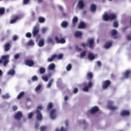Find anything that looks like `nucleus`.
<instances>
[{
    "instance_id": "nucleus-57",
    "label": "nucleus",
    "mask_w": 131,
    "mask_h": 131,
    "mask_svg": "<svg viewBox=\"0 0 131 131\" xmlns=\"http://www.w3.org/2000/svg\"><path fill=\"white\" fill-rule=\"evenodd\" d=\"M42 109V106L41 105H39L37 107V109L36 110H39L40 111V110H41Z\"/></svg>"
},
{
    "instance_id": "nucleus-19",
    "label": "nucleus",
    "mask_w": 131,
    "mask_h": 131,
    "mask_svg": "<svg viewBox=\"0 0 131 131\" xmlns=\"http://www.w3.org/2000/svg\"><path fill=\"white\" fill-rule=\"evenodd\" d=\"M93 73H92V72H88L86 74V77L88 79V80H91V79H92V78H93Z\"/></svg>"
},
{
    "instance_id": "nucleus-2",
    "label": "nucleus",
    "mask_w": 131,
    "mask_h": 131,
    "mask_svg": "<svg viewBox=\"0 0 131 131\" xmlns=\"http://www.w3.org/2000/svg\"><path fill=\"white\" fill-rule=\"evenodd\" d=\"M9 58H10V55H6L1 56V59H0V64H2L3 62V64L6 66L8 63H9Z\"/></svg>"
},
{
    "instance_id": "nucleus-11",
    "label": "nucleus",
    "mask_w": 131,
    "mask_h": 131,
    "mask_svg": "<svg viewBox=\"0 0 131 131\" xmlns=\"http://www.w3.org/2000/svg\"><path fill=\"white\" fill-rule=\"evenodd\" d=\"M98 111H99V107L97 106H95L91 108L90 112L91 114H94V113H96L98 112Z\"/></svg>"
},
{
    "instance_id": "nucleus-51",
    "label": "nucleus",
    "mask_w": 131,
    "mask_h": 131,
    "mask_svg": "<svg viewBox=\"0 0 131 131\" xmlns=\"http://www.w3.org/2000/svg\"><path fill=\"white\" fill-rule=\"evenodd\" d=\"M40 131H46V129H47V127L42 126L40 128Z\"/></svg>"
},
{
    "instance_id": "nucleus-1",
    "label": "nucleus",
    "mask_w": 131,
    "mask_h": 131,
    "mask_svg": "<svg viewBox=\"0 0 131 131\" xmlns=\"http://www.w3.org/2000/svg\"><path fill=\"white\" fill-rule=\"evenodd\" d=\"M117 18V15L115 13L110 14L109 15L107 13H104L103 15L102 19L104 21H113V20H116Z\"/></svg>"
},
{
    "instance_id": "nucleus-47",
    "label": "nucleus",
    "mask_w": 131,
    "mask_h": 131,
    "mask_svg": "<svg viewBox=\"0 0 131 131\" xmlns=\"http://www.w3.org/2000/svg\"><path fill=\"white\" fill-rule=\"evenodd\" d=\"M17 39H18V36H17V35H14L12 37V40L16 41Z\"/></svg>"
},
{
    "instance_id": "nucleus-29",
    "label": "nucleus",
    "mask_w": 131,
    "mask_h": 131,
    "mask_svg": "<svg viewBox=\"0 0 131 131\" xmlns=\"http://www.w3.org/2000/svg\"><path fill=\"white\" fill-rule=\"evenodd\" d=\"M55 67H56V66H55V64L51 63L49 66L48 69H49V70H54V69H55Z\"/></svg>"
},
{
    "instance_id": "nucleus-28",
    "label": "nucleus",
    "mask_w": 131,
    "mask_h": 131,
    "mask_svg": "<svg viewBox=\"0 0 131 131\" xmlns=\"http://www.w3.org/2000/svg\"><path fill=\"white\" fill-rule=\"evenodd\" d=\"M53 82H54V79H51L48 83L47 84V88H48V89H50V88H51V86H52V84H53Z\"/></svg>"
},
{
    "instance_id": "nucleus-48",
    "label": "nucleus",
    "mask_w": 131,
    "mask_h": 131,
    "mask_svg": "<svg viewBox=\"0 0 131 131\" xmlns=\"http://www.w3.org/2000/svg\"><path fill=\"white\" fill-rule=\"evenodd\" d=\"M81 47H82V48H86V47H89V45H88V43H81Z\"/></svg>"
},
{
    "instance_id": "nucleus-63",
    "label": "nucleus",
    "mask_w": 131,
    "mask_h": 131,
    "mask_svg": "<svg viewBox=\"0 0 131 131\" xmlns=\"http://www.w3.org/2000/svg\"><path fill=\"white\" fill-rule=\"evenodd\" d=\"M58 9H59L60 11H63V7H62V6H58Z\"/></svg>"
},
{
    "instance_id": "nucleus-61",
    "label": "nucleus",
    "mask_w": 131,
    "mask_h": 131,
    "mask_svg": "<svg viewBox=\"0 0 131 131\" xmlns=\"http://www.w3.org/2000/svg\"><path fill=\"white\" fill-rule=\"evenodd\" d=\"M69 124V122H68V120H66L65 121V125L66 127L68 126V125Z\"/></svg>"
},
{
    "instance_id": "nucleus-27",
    "label": "nucleus",
    "mask_w": 131,
    "mask_h": 131,
    "mask_svg": "<svg viewBox=\"0 0 131 131\" xmlns=\"http://www.w3.org/2000/svg\"><path fill=\"white\" fill-rule=\"evenodd\" d=\"M108 108L110 109L111 110H117L118 108L117 107L112 105V104H109L108 105Z\"/></svg>"
},
{
    "instance_id": "nucleus-44",
    "label": "nucleus",
    "mask_w": 131,
    "mask_h": 131,
    "mask_svg": "<svg viewBox=\"0 0 131 131\" xmlns=\"http://www.w3.org/2000/svg\"><path fill=\"white\" fill-rule=\"evenodd\" d=\"M55 131H59V129H56ZM60 131H67V128H66L63 126H61L60 127Z\"/></svg>"
},
{
    "instance_id": "nucleus-6",
    "label": "nucleus",
    "mask_w": 131,
    "mask_h": 131,
    "mask_svg": "<svg viewBox=\"0 0 131 131\" xmlns=\"http://www.w3.org/2000/svg\"><path fill=\"white\" fill-rule=\"evenodd\" d=\"M25 64L29 67H32L34 65V61L32 59H27L25 61Z\"/></svg>"
},
{
    "instance_id": "nucleus-62",
    "label": "nucleus",
    "mask_w": 131,
    "mask_h": 131,
    "mask_svg": "<svg viewBox=\"0 0 131 131\" xmlns=\"http://www.w3.org/2000/svg\"><path fill=\"white\" fill-rule=\"evenodd\" d=\"M127 38L128 39V40H131V36L128 35L127 36Z\"/></svg>"
},
{
    "instance_id": "nucleus-34",
    "label": "nucleus",
    "mask_w": 131,
    "mask_h": 131,
    "mask_svg": "<svg viewBox=\"0 0 131 131\" xmlns=\"http://www.w3.org/2000/svg\"><path fill=\"white\" fill-rule=\"evenodd\" d=\"M34 42L32 40H30L27 43V46H30L31 47L34 46Z\"/></svg>"
},
{
    "instance_id": "nucleus-30",
    "label": "nucleus",
    "mask_w": 131,
    "mask_h": 131,
    "mask_svg": "<svg viewBox=\"0 0 131 131\" xmlns=\"http://www.w3.org/2000/svg\"><path fill=\"white\" fill-rule=\"evenodd\" d=\"M39 23H45L46 19L43 17H39L38 18Z\"/></svg>"
},
{
    "instance_id": "nucleus-60",
    "label": "nucleus",
    "mask_w": 131,
    "mask_h": 131,
    "mask_svg": "<svg viewBox=\"0 0 131 131\" xmlns=\"http://www.w3.org/2000/svg\"><path fill=\"white\" fill-rule=\"evenodd\" d=\"M13 111H16L18 109V107L16 106H13L12 107Z\"/></svg>"
},
{
    "instance_id": "nucleus-26",
    "label": "nucleus",
    "mask_w": 131,
    "mask_h": 131,
    "mask_svg": "<svg viewBox=\"0 0 131 131\" xmlns=\"http://www.w3.org/2000/svg\"><path fill=\"white\" fill-rule=\"evenodd\" d=\"M78 22V17L77 16H75L72 19V23L74 25H75L76 23Z\"/></svg>"
},
{
    "instance_id": "nucleus-4",
    "label": "nucleus",
    "mask_w": 131,
    "mask_h": 131,
    "mask_svg": "<svg viewBox=\"0 0 131 131\" xmlns=\"http://www.w3.org/2000/svg\"><path fill=\"white\" fill-rule=\"evenodd\" d=\"M95 39L94 38H91L88 40L87 45H89V47L90 49H94L95 46Z\"/></svg>"
},
{
    "instance_id": "nucleus-12",
    "label": "nucleus",
    "mask_w": 131,
    "mask_h": 131,
    "mask_svg": "<svg viewBox=\"0 0 131 131\" xmlns=\"http://www.w3.org/2000/svg\"><path fill=\"white\" fill-rule=\"evenodd\" d=\"M130 114V112H129V111H127V110H124L122 111L121 113V116H129Z\"/></svg>"
},
{
    "instance_id": "nucleus-24",
    "label": "nucleus",
    "mask_w": 131,
    "mask_h": 131,
    "mask_svg": "<svg viewBox=\"0 0 131 131\" xmlns=\"http://www.w3.org/2000/svg\"><path fill=\"white\" fill-rule=\"evenodd\" d=\"M24 95H25V92H24V91L20 92L17 96V100H20V99H21L22 97L24 96Z\"/></svg>"
},
{
    "instance_id": "nucleus-20",
    "label": "nucleus",
    "mask_w": 131,
    "mask_h": 131,
    "mask_svg": "<svg viewBox=\"0 0 131 131\" xmlns=\"http://www.w3.org/2000/svg\"><path fill=\"white\" fill-rule=\"evenodd\" d=\"M57 58V55L56 54H54L51 56L50 58H48L47 59L48 62H53L55 59Z\"/></svg>"
},
{
    "instance_id": "nucleus-37",
    "label": "nucleus",
    "mask_w": 131,
    "mask_h": 131,
    "mask_svg": "<svg viewBox=\"0 0 131 131\" xmlns=\"http://www.w3.org/2000/svg\"><path fill=\"white\" fill-rule=\"evenodd\" d=\"M17 20H18V16H16L14 17V18L11 19L10 20V24H13L15 23V22H16V21H17Z\"/></svg>"
},
{
    "instance_id": "nucleus-23",
    "label": "nucleus",
    "mask_w": 131,
    "mask_h": 131,
    "mask_svg": "<svg viewBox=\"0 0 131 131\" xmlns=\"http://www.w3.org/2000/svg\"><path fill=\"white\" fill-rule=\"evenodd\" d=\"M15 70L14 69H12L8 72L7 74L11 76H14V75H15Z\"/></svg>"
},
{
    "instance_id": "nucleus-39",
    "label": "nucleus",
    "mask_w": 131,
    "mask_h": 131,
    "mask_svg": "<svg viewBox=\"0 0 131 131\" xmlns=\"http://www.w3.org/2000/svg\"><path fill=\"white\" fill-rule=\"evenodd\" d=\"M85 55H86V52L85 51H83L80 53V57L82 58L83 57H85Z\"/></svg>"
},
{
    "instance_id": "nucleus-7",
    "label": "nucleus",
    "mask_w": 131,
    "mask_h": 131,
    "mask_svg": "<svg viewBox=\"0 0 131 131\" xmlns=\"http://www.w3.org/2000/svg\"><path fill=\"white\" fill-rule=\"evenodd\" d=\"M36 118L37 120L38 121H41L42 120V115H41V113H40V111L38 110H36Z\"/></svg>"
},
{
    "instance_id": "nucleus-42",
    "label": "nucleus",
    "mask_w": 131,
    "mask_h": 131,
    "mask_svg": "<svg viewBox=\"0 0 131 131\" xmlns=\"http://www.w3.org/2000/svg\"><path fill=\"white\" fill-rule=\"evenodd\" d=\"M42 79L44 81H48V80H49V78L48 77V76H42Z\"/></svg>"
},
{
    "instance_id": "nucleus-25",
    "label": "nucleus",
    "mask_w": 131,
    "mask_h": 131,
    "mask_svg": "<svg viewBox=\"0 0 131 131\" xmlns=\"http://www.w3.org/2000/svg\"><path fill=\"white\" fill-rule=\"evenodd\" d=\"M95 57V55L92 53H89L88 54V58L89 59V60H94Z\"/></svg>"
},
{
    "instance_id": "nucleus-49",
    "label": "nucleus",
    "mask_w": 131,
    "mask_h": 131,
    "mask_svg": "<svg viewBox=\"0 0 131 131\" xmlns=\"http://www.w3.org/2000/svg\"><path fill=\"white\" fill-rule=\"evenodd\" d=\"M89 87L88 86H86L82 89V91H83L84 92H89Z\"/></svg>"
},
{
    "instance_id": "nucleus-45",
    "label": "nucleus",
    "mask_w": 131,
    "mask_h": 131,
    "mask_svg": "<svg viewBox=\"0 0 131 131\" xmlns=\"http://www.w3.org/2000/svg\"><path fill=\"white\" fill-rule=\"evenodd\" d=\"M53 108V103L50 102L48 105V109H52Z\"/></svg>"
},
{
    "instance_id": "nucleus-50",
    "label": "nucleus",
    "mask_w": 131,
    "mask_h": 131,
    "mask_svg": "<svg viewBox=\"0 0 131 131\" xmlns=\"http://www.w3.org/2000/svg\"><path fill=\"white\" fill-rule=\"evenodd\" d=\"M19 57H20V54L17 53L14 55V58L15 60H17V59H19Z\"/></svg>"
},
{
    "instance_id": "nucleus-40",
    "label": "nucleus",
    "mask_w": 131,
    "mask_h": 131,
    "mask_svg": "<svg viewBox=\"0 0 131 131\" xmlns=\"http://www.w3.org/2000/svg\"><path fill=\"white\" fill-rule=\"evenodd\" d=\"M71 68H72V66L70 63L67 66L66 68L67 71H70V70H71Z\"/></svg>"
},
{
    "instance_id": "nucleus-38",
    "label": "nucleus",
    "mask_w": 131,
    "mask_h": 131,
    "mask_svg": "<svg viewBox=\"0 0 131 131\" xmlns=\"http://www.w3.org/2000/svg\"><path fill=\"white\" fill-rule=\"evenodd\" d=\"M56 56L58 60H61V59L63 58V54L61 53H60L58 55L56 54Z\"/></svg>"
},
{
    "instance_id": "nucleus-36",
    "label": "nucleus",
    "mask_w": 131,
    "mask_h": 131,
    "mask_svg": "<svg viewBox=\"0 0 131 131\" xmlns=\"http://www.w3.org/2000/svg\"><path fill=\"white\" fill-rule=\"evenodd\" d=\"M118 25V21H117V20H115L113 23V27H114V28H117Z\"/></svg>"
},
{
    "instance_id": "nucleus-32",
    "label": "nucleus",
    "mask_w": 131,
    "mask_h": 131,
    "mask_svg": "<svg viewBox=\"0 0 131 131\" xmlns=\"http://www.w3.org/2000/svg\"><path fill=\"white\" fill-rule=\"evenodd\" d=\"M96 5L92 4L91 6V12H96Z\"/></svg>"
},
{
    "instance_id": "nucleus-41",
    "label": "nucleus",
    "mask_w": 131,
    "mask_h": 131,
    "mask_svg": "<svg viewBox=\"0 0 131 131\" xmlns=\"http://www.w3.org/2000/svg\"><path fill=\"white\" fill-rule=\"evenodd\" d=\"M5 14V8H0V15H4Z\"/></svg>"
},
{
    "instance_id": "nucleus-54",
    "label": "nucleus",
    "mask_w": 131,
    "mask_h": 131,
    "mask_svg": "<svg viewBox=\"0 0 131 131\" xmlns=\"http://www.w3.org/2000/svg\"><path fill=\"white\" fill-rule=\"evenodd\" d=\"M32 116H33V113L31 112L28 115V118H32Z\"/></svg>"
},
{
    "instance_id": "nucleus-33",
    "label": "nucleus",
    "mask_w": 131,
    "mask_h": 131,
    "mask_svg": "<svg viewBox=\"0 0 131 131\" xmlns=\"http://www.w3.org/2000/svg\"><path fill=\"white\" fill-rule=\"evenodd\" d=\"M46 72V68L43 67H41L39 69V73L40 74H43V73H45Z\"/></svg>"
},
{
    "instance_id": "nucleus-9",
    "label": "nucleus",
    "mask_w": 131,
    "mask_h": 131,
    "mask_svg": "<svg viewBox=\"0 0 131 131\" xmlns=\"http://www.w3.org/2000/svg\"><path fill=\"white\" fill-rule=\"evenodd\" d=\"M56 113H57V112L56 111V110L52 109L50 111V117L52 119H55L56 118Z\"/></svg>"
},
{
    "instance_id": "nucleus-22",
    "label": "nucleus",
    "mask_w": 131,
    "mask_h": 131,
    "mask_svg": "<svg viewBox=\"0 0 131 131\" xmlns=\"http://www.w3.org/2000/svg\"><path fill=\"white\" fill-rule=\"evenodd\" d=\"M47 42L48 43H52V45H54L55 43V41H54V39L52 37H49L47 39Z\"/></svg>"
},
{
    "instance_id": "nucleus-31",
    "label": "nucleus",
    "mask_w": 131,
    "mask_h": 131,
    "mask_svg": "<svg viewBox=\"0 0 131 131\" xmlns=\"http://www.w3.org/2000/svg\"><path fill=\"white\" fill-rule=\"evenodd\" d=\"M10 43H7L5 46V52H8L10 50Z\"/></svg>"
},
{
    "instance_id": "nucleus-5",
    "label": "nucleus",
    "mask_w": 131,
    "mask_h": 131,
    "mask_svg": "<svg viewBox=\"0 0 131 131\" xmlns=\"http://www.w3.org/2000/svg\"><path fill=\"white\" fill-rule=\"evenodd\" d=\"M55 40L56 41V43H65L66 42V40L64 38H61L60 39L59 38V37L56 36L55 37Z\"/></svg>"
},
{
    "instance_id": "nucleus-21",
    "label": "nucleus",
    "mask_w": 131,
    "mask_h": 131,
    "mask_svg": "<svg viewBox=\"0 0 131 131\" xmlns=\"http://www.w3.org/2000/svg\"><path fill=\"white\" fill-rule=\"evenodd\" d=\"M111 46H112V41L107 42L105 43V45L104 46V49H109V48H110L111 47Z\"/></svg>"
},
{
    "instance_id": "nucleus-43",
    "label": "nucleus",
    "mask_w": 131,
    "mask_h": 131,
    "mask_svg": "<svg viewBox=\"0 0 131 131\" xmlns=\"http://www.w3.org/2000/svg\"><path fill=\"white\" fill-rule=\"evenodd\" d=\"M26 36L27 37V38H30V37L32 36V34L30 32H28L26 33Z\"/></svg>"
},
{
    "instance_id": "nucleus-59",
    "label": "nucleus",
    "mask_w": 131,
    "mask_h": 131,
    "mask_svg": "<svg viewBox=\"0 0 131 131\" xmlns=\"http://www.w3.org/2000/svg\"><path fill=\"white\" fill-rule=\"evenodd\" d=\"M92 85H93V83L90 81V82H89L88 86H87L89 88H92Z\"/></svg>"
},
{
    "instance_id": "nucleus-3",
    "label": "nucleus",
    "mask_w": 131,
    "mask_h": 131,
    "mask_svg": "<svg viewBox=\"0 0 131 131\" xmlns=\"http://www.w3.org/2000/svg\"><path fill=\"white\" fill-rule=\"evenodd\" d=\"M111 85V81L109 80H106L104 81L102 83V89L103 90H106L108 87Z\"/></svg>"
},
{
    "instance_id": "nucleus-52",
    "label": "nucleus",
    "mask_w": 131,
    "mask_h": 131,
    "mask_svg": "<svg viewBox=\"0 0 131 131\" xmlns=\"http://www.w3.org/2000/svg\"><path fill=\"white\" fill-rule=\"evenodd\" d=\"M41 88V85H38L36 87L35 90L37 91H39V90H40Z\"/></svg>"
},
{
    "instance_id": "nucleus-53",
    "label": "nucleus",
    "mask_w": 131,
    "mask_h": 131,
    "mask_svg": "<svg viewBox=\"0 0 131 131\" xmlns=\"http://www.w3.org/2000/svg\"><path fill=\"white\" fill-rule=\"evenodd\" d=\"M3 99H8V98H10V96L8 94H6L3 96Z\"/></svg>"
},
{
    "instance_id": "nucleus-8",
    "label": "nucleus",
    "mask_w": 131,
    "mask_h": 131,
    "mask_svg": "<svg viewBox=\"0 0 131 131\" xmlns=\"http://www.w3.org/2000/svg\"><path fill=\"white\" fill-rule=\"evenodd\" d=\"M23 116V115L21 112H17L16 114L14 115V118L15 119H16V120H20V119L22 118Z\"/></svg>"
},
{
    "instance_id": "nucleus-17",
    "label": "nucleus",
    "mask_w": 131,
    "mask_h": 131,
    "mask_svg": "<svg viewBox=\"0 0 131 131\" xmlns=\"http://www.w3.org/2000/svg\"><path fill=\"white\" fill-rule=\"evenodd\" d=\"M61 27L62 28H67V27H68V23L65 20L62 21Z\"/></svg>"
},
{
    "instance_id": "nucleus-15",
    "label": "nucleus",
    "mask_w": 131,
    "mask_h": 131,
    "mask_svg": "<svg viewBox=\"0 0 131 131\" xmlns=\"http://www.w3.org/2000/svg\"><path fill=\"white\" fill-rule=\"evenodd\" d=\"M130 73L131 71L129 70L126 71L124 73V78H125V79L128 78V77H129V74H130Z\"/></svg>"
},
{
    "instance_id": "nucleus-46",
    "label": "nucleus",
    "mask_w": 131,
    "mask_h": 131,
    "mask_svg": "<svg viewBox=\"0 0 131 131\" xmlns=\"http://www.w3.org/2000/svg\"><path fill=\"white\" fill-rule=\"evenodd\" d=\"M38 80V78H37V76H34L32 77V81H36V80Z\"/></svg>"
},
{
    "instance_id": "nucleus-55",
    "label": "nucleus",
    "mask_w": 131,
    "mask_h": 131,
    "mask_svg": "<svg viewBox=\"0 0 131 131\" xmlns=\"http://www.w3.org/2000/svg\"><path fill=\"white\" fill-rule=\"evenodd\" d=\"M29 3V0H23L24 5H27Z\"/></svg>"
},
{
    "instance_id": "nucleus-16",
    "label": "nucleus",
    "mask_w": 131,
    "mask_h": 131,
    "mask_svg": "<svg viewBox=\"0 0 131 131\" xmlns=\"http://www.w3.org/2000/svg\"><path fill=\"white\" fill-rule=\"evenodd\" d=\"M38 46L40 48H41V47H43L45 46V39H40L39 40Z\"/></svg>"
},
{
    "instance_id": "nucleus-18",
    "label": "nucleus",
    "mask_w": 131,
    "mask_h": 131,
    "mask_svg": "<svg viewBox=\"0 0 131 131\" xmlns=\"http://www.w3.org/2000/svg\"><path fill=\"white\" fill-rule=\"evenodd\" d=\"M86 26L85 25V23H84V22L81 21L79 24L78 27V28L81 29V28H85Z\"/></svg>"
},
{
    "instance_id": "nucleus-58",
    "label": "nucleus",
    "mask_w": 131,
    "mask_h": 131,
    "mask_svg": "<svg viewBox=\"0 0 131 131\" xmlns=\"http://www.w3.org/2000/svg\"><path fill=\"white\" fill-rule=\"evenodd\" d=\"M97 66H99V67H101L102 66V63H101V61H98L97 62Z\"/></svg>"
},
{
    "instance_id": "nucleus-13",
    "label": "nucleus",
    "mask_w": 131,
    "mask_h": 131,
    "mask_svg": "<svg viewBox=\"0 0 131 131\" xmlns=\"http://www.w3.org/2000/svg\"><path fill=\"white\" fill-rule=\"evenodd\" d=\"M74 35L75 37H79L80 38H81V35H82V32L81 31H76L74 32Z\"/></svg>"
},
{
    "instance_id": "nucleus-10",
    "label": "nucleus",
    "mask_w": 131,
    "mask_h": 131,
    "mask_svg": "<svg viewBox=\"0 0 131 131\" xmlns=\"http://www.w3.org/2000/svg\"><path fill=\"white\" fill-rule=\"evenodd\" d=\"M39 29H38V27L36 26L34 27L32 31L33 36H36V35H37V34L39 33Z\"/></svg>"
},
{
    "instance_id": "nucleus-35",
    "label": "nucleus",
    "mask_w": 131,
    "mask_h": 131,
    "mask_svg": "<svg viewBox=\"0 0 131 131\" xmlns=\"http://www.w3.org/2000/svg\"><path fill=\"white\" fill-rule=\"evenodd\" d=\"M117 31L115 29H113L112 30V36H115V35H117Z\"/></svg>"
},
{
    "instance_id": "nucleus-56",
    "label": "nucleus",
    "mask_w": 131,
    "mask_h": 131,
    "mask_svg": "<svg viewBox=\"0 0 131 131\" xmlns=\"http://www.w3.org/2000/svg\"><path fill=\"white\" fill-rule=\"evenodd\" d=\"M78 92V89H77V88H74L73 90L74 94H77Z\"/></svg>"
},
{
    "instance_id": "nucleus-14",
    "label": "nucleus",
    "mask_w": 131,
    "mask_h": 131,
    "mask_svg": "<svg viewBox=\"0 0 131 131\" xmlns=\"http://www.w3.org/2000/svg\"><path fill=\"white\" fill-rule=\"evenodd\" d=\"M78 6L80 9H83L84 8V3H83V1L80 0L78 3Z\"/></svg>"
},
{
    "instance_id": "nucleus-64",
    "label": "nucleus",
    "mask_w": 131,
    "mask_h": 131,
    "mask_svg": "<svg viewBox=\"0 0 131 131\" xmlns=\"http://www.w3.org/2000/svg\"><path fill=\"white\" fill-rule=\"evenodd\" d=\"M46 31H47V29L43 28V29H42V33H45V32H46Z\"/></svg>"
}]
</instances>
